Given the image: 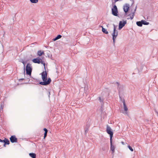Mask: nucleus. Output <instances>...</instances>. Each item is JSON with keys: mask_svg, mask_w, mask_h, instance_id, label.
<instances>
[{"mask_svg": "<svg viewBox=\"0 0 158 158\" xmlns=\"http://www.w3.org/2000/svg\"><path fill=\"white\" fill-rule=\"evenodd\" d=\"M114 26V29L113 32L112 33V39L114 44L115 41L117 36L118 34V32L117 30L116 29V27L115 25L113 24Z\"/></svg>", "mask_w": 158, "mask_h": 158, "instance_id": "f257e3e1", "label": "nucleus"}, {"mask_svg": "<svg viewBox=\"0 0 158 158\" xmlns=\"http://www.w3.org/2000/svg\"><path fill=\"white\" fill-rule=\"evenodd\" d=\"M26 73L29 75V76H31L32 69L31 67V64H30L28 63L26 66Z\"/></svg>", "mask_w": 158, "mask_h": 158, "instance_id": "f03ea898", "label": "nucleus"}, {"mask_svg": "<svg viewBox=\"0 0 158 158\" xmlns=\"http://www.w3.org/2000/svg\"><path fill=\"white\" fill-rule=\"evenodd\" d=\"M113 7L112 8V15L115 16H117L118 15V9L117 6H116L115 4H114V3L113 2Z\"/></svg>", "mask_w": 158, "mask_h": 158, "instance_id": "7ed1b4c3", "label": "nucleus"}, {"mask_svg": "<svg viewBox=\"0 0 158 158\" xmlns=\"http://www.w3.org/2000/svg\"><path fill=\"white\" fill-rule=\"evenodd\" d=\"M106 131L110 135V140H112L113 133L112 131L111 127L108 125H107L106 126Z\"/></svg>", "mask_w": 158, "mask_h": 158, "instance_id": "20e7f679", "label": "nucleus"}, {"mask_svg": "<svg viewBox=\"0 0 158 158\" xmlns=\"http://www.w3.org/2000/svg\"><path fill=\"white\" fill-rule=\"evenodd\" d=\"M129 8V5L128 4H125L123 6V9L125 12L126 15H127V12Z\"/></svg>", "mask_w": 158, "mask_h": 158, "instance_id": "39448f33", "label": "nucleus"}, {"mask_svg": "<svg viewBox=\"0 0 158 158\" xmlns=\"http://www.w3.org/2000/svg\"><path fill=\"white\" fill-rule=\"evenodd\" d=\"M127 23V21H120L119 23L118 29H121Z\"/></svg>", "mask_w": 158, "mask_h": 158, "instance_id": "423d86ee", "label": "nucleus"}, {"mask_svg": "<svg viewBox=\"0 0 158 158\" xmlns=\"http://www.w3.org/2000/svg\"><path fill=\"white\" fill-rule=\"evenodd\" d=\"M43 81L47 80V73L46 71L43 72L41 73Z\"/></svg>", "mask_w": 158, "mask_h": 158, "instance_id": "0eeeda50", "label": "nucleus"}, {"mask_svg": "<svg viewBox=\"0 0 158 158\" xmlns=\"http://www.w3.org/2000/svg\"><path fill=\"white\" fill-rule=\"evenodd\" d=\"M10 139L11 142L12 143L17 142V139L15 135L11 136L10 138Z\"/></svg>", "mask_w": 158, "mask_h": 158, "instance_id": "6e6552de", "label": "nucleus"}, {"mask_svg": "<svg viewBox=\"0 0 158 158\" xmlns=\"http://www.w3.org/2000/svg\"><path fill=\"white\" fill-rule=\"evenodd\" d=\"M123 107H124V111H125V112H123V113L125 114H126L127 115H128V113L127 112V111L128 110V108L126 106V105L125 103V102H123Z\"/></svg>", "mask_w": 158, "mask_h": 158, "instance_id": "1a4fd4ad", "label": "nucleus"}, {"mask_svg": "<svg viewBox=\"0 0 158 158\" xmlns=\"http://www.w3.org/2000/svg\"><path fill=\"white\" fill-rule=\"evenodd\" d=\"M116 85L119 92L121 91L123 89V85H119V84L118 82L116 83Z\"/></svg>", "mask_w": 158, "mask_h": 158, "instance_id": "9d476101", "label": "nucleus"}, {"mask_svg": "<svg viewBox=\"0 0 158 158\" xmlns=\"http://www.w3.org/2000/svg\"><path fill=\"white\" fill-rule=\"evenodd\" d=\"M135 12H132V15L131 14H129L128 15H127V16L128 17L127 18V19H131V20L134 17Z\"/></svg>", "mask_w": 158, "mask_h": 158, "instance_id": "9b49d317", "label": "nucleus"}, {"mask_svg": "<svg viewBox=\"0 0 158 158\" xmlns=\"http://www.w3.org/2000/svg\"><path fill=\"white\" fill-rule=\"evenodd\" d=\"M110 150L112 152V153L114 152L115 147L112 144V140H110Z\"/></svg>", "mask_w": 158, "mask_h": 158, "instance_id": "f8f14e48", "label": "nucleus"}, {"mask_svg": "<svg viewBox=\"0 0 158 158\" xmlns=\"http://www.w3.org/2000/svg\"><path fill=\"white\" fill-rule=\"evenodd\" d=\"M32 61L35 63L40 64V60L38 58H36L33 59Z\"/></svg>", "mask_w": 158, "mask_h": 158, "instance_id": "ddd939ff", "label": "nucleus"}, {"mask_svg": "<svg viewBox=\"0 0 158 158\" xmlns=\"http://www.w3.org/2000/svg\"><path fill=\"white\" fill-rule=\"evenodd\" d=\"M62 37V36L60 35H58L56 37L53 38L52 39V40L54 41H55L57 40H58L60 38Z\"/></svg>", "mask_w": 158, "mask_h": 158, "instance_id": "4468645a", "label": "nucleus"}, {"mask_svg": "<svg viewBox=\"0 0 158 158\" xmlns=\"http://www.w3.org/2000/svg\"><path fill=\"white\" fill-rule=\"evenodd\" d=\"M102 31L104 33L106 34H107L108 33V32L106 30L105 28H103L102 26Z\"/></svg>", "mask_w": 158, "mask_h": 158, "instance_id": "2eb2a0df", "label": "nucleus"}, {"mask_svg": "<svg viewBox=\"0 0 158 158\" xmlns=\"http://www.w3.org/2000/svg\"><path fill=\"white\" fill-rule=\"evenodd\" d=\"M30 156L32 158H36V154L35 153H31L29 154Z\"/></svg>", "mask_w": 158, "mask_h": 158, "instance_id": "dca6fc26", "label": "nucleus"}, {"mask_svg": "<svg viewBox=\"0 0 158 158\" xmlns=\"http://www.w3.org/2000/svg\"><path fill=\"white\" fill-rule=\"evenodd\" d=\"M142 24H143L144 25H148L149 24V23L146 22L144 20H141Z\"/></svg>", "mask_w": 158, "mask_h": 158, "instance_id": "f3484780", "label": "nucleus"}, {"mask_svg": "<svg viewBox=\"0 0 158 158\" xmlns=\"http://www.w3.org/2000/svg\"><path fill=\"white\" fill-rule=\"evenodd\" d=\"M136 24L139 27H142V21H137L136 23Z\"/></svg>", "mask_w": 158, "mask_h": 158, "instance_id": "a211bd4d", "label": "nucleus"}, {"mask_svg": "<svg viewBox=\"0 0 158 158\" xmlns=\"http://www.w3.org/2000/svg\"><path fill=\"white\" fill-rule=\"evenodd\" d=\"M44 54V52H42L41 50L37 52V55L39 56H41Z\"/></svg>", "mask_w": 158, "mask_h": 158, "instance_id": "6ab92c4d", "label": "nucleus"}, {"mask_svg": "<svg viewBox=\"0 0 158 158\" xmlns=\"http://www.w3.org/2000/svg\"><path fill=\"white\" fill-rule=\"evenodd\" d=\"M43 81V82H40V85H47V84H46V80L45 81Z\"/></svg>", "mask_w": 158, "mask_h": 158, "instance_id": "aec40b11", "label": "nucleus"}, {"mask_svg": "<svg viewBox=\"0 0 158 158\" xmlns=\"http://www.w3.org/2000/svg\"><path fill=\"white\" fill-rule=\"evenodd\" d=\"M7 141H9L8 139H7L6 138H5L3 140H2L1 139L0 140V142H4V143H5V142H7Z\"/></svg>", "mask_w": 158, "mask_h": 158, "instance_id": "412c9836", "label": "nucleus"}, {"mask_svg": "<svg viewBox=\"0 0 158 158\" xmlns=\"http://www.w3.org/2000/svg\"><path fill=\"white\" fill-rule=\"evenodd\" d=\"M32 3H36L38 2V0H30Z\"/></svg>", "mask_w": 158, "mask_h": 158, "instance_id": "4be33fe9", "label": "nucleus"}, {"mask_svg": "<svg viewBox=\"0 0 158 158\" xmlns=\"http://www.w3.org/2000/svg\"><path fill=\"white\" fill-rule=\"evenodd\" d=\"M51 81V80L50 78L48 79L47 81L46 80V82L47 85L49 84Z\"/></svg>", "mask_w": 158, "mask_h": 158, "instance_id": "5701e85b", "label": "nucleus"}, {"mask_svg": "<svg viewBox=\"0 0 158 158\" xmlns=\"http://www.w3.org/2000/svg\"><path fill=\"white\" fill-rule=\"evenodd\" d=\"M128 148L131 152H133V148L130 146H128Z\"/></svg>", "mask_w": 158, "mask_h": 158, "instance_id": "b1692460", "label": "nucleus"}, {"mask_svg": "<svg viewBox=\"0 0 158 158\" xmlns=\"http://www.w3.org/2000/svg\"><path fill=\"white\" fill-rule=\"evenodd\" d=\"M10 143V142L9 141H7L4 144V146L5 147L6 144H9Z\"/></svg>", "mask_w": 158, "mask_h": 158, "instance_id": "393cba45", "label": "nucleus"}, {"mask_svg": "<svg viewBox=\"0 0 158 158\" xmlns=\"http://www.w3.org/2000/svg\"><path fill=\"white\" fill-rule=\"evenodd\" d=\"M40 63L43 64L44 68H45V64L44 62H43L42 61H40Z\"/></svg>", "mask_w": 158, "mask_h": 158, "instance_id": "a878e982", "label": "nucleus"}, {"mask_svg": "<svg viewBox=\"0 0 158 158\" xmlns=\"http://www.w3.org/2000/svg\"><path fill=\"white\" fill-rule=\"evenodd\" d=\"M21 62L23 64L24 66V67L25 66V64H26V63L23 60H22L21 61Z\"/></svg>", "mask_w": 158, "mask_h": 158, "instance_id": "bb28decb", "label": "nucleus"}, {"mask_svg": "<svg viewBox=\"0 0 158 158\" xmlns=\"http://www.w3.org/2000/svg\"><path fill=\"white\" fill-rule=\"evenodd\" d=\"M44 130L45 131V133H47L48 130L47 129L44 128Z\"/></svg>", "mask_w": 158, "mask_h": 158, "instance_id": "cd10ccee", "label": "nucleus"}, {"mask_svg": "<svg viewBox=\"0 0 158 158\" xmlns=\"http://www.w3.org/2000/svg\"><path fill=\"white\" fill-rule=\"evenodd\" d=\"M47 133H45L44 132V138L45 139V137L47 136Z\"/></svg>", "mask_w": 158, "mask_h": 158, "instance_id": "c85d7f7f", "label": "nucleus"}, {"mask_svg": "<svg viewBox=\"0 0 158 158\" xmlns=\"http://www.w3.org/2000/svg\"><path fill=\"white\" fill-rule=\"evenodd\" d=\"M99 100L101 102H102L103 101V100L101 99V97H99Z\"/></svg>", "mask_w": 158, "mask_h": 158, "instance_id": "c756f323", "label": "nucleus"}, {"mask_svg": "<svg viewBox=\"0 0 158 158\" xmlns=\"http://www.w3.org/2000/svg\"><path fill=\"white\" fill-rule=\"evenodd\" d=\"M119 0H114V2H113L114 3V4H115V3L117 2V1H119Z\"/></svg>", "mask_w": 158, "mask_h": 158, "instance_id": "7c9ffc66", "label": "nucleus"}, {"mask_svg": "<svg viewBox=\"0 0 158 158\" xmlns=\"http://www.w3.org/2000/svg\"><path fill=\"white\" fill-rule=\"evenodd\" d=\"M24 80V78H21V79H19V81H21L22 80Z\"/></svg>", "mask_w": 158, "mask_h": 158, "instance_id": "2f4dec72", "label": "nucleus"}, {"mask_svg": "<svg viewBox=\"0 0 158 158\" xmlns=\"http://www.w3.org/2000/svg\"><path fill=\"white\" fill-rule=\"evenodd\" d=\"M156 113H157V116H158V112H156Z\"/></svg>", "mask_w": 158, "mask_h": 158, "instance_id": "473e14b6", "label": "nucleus"}, {"mask_svg": "<svg viewBox=\"0 0 158 158\" xmlns=\"http://www.w3.org/2000/svg\"><path fill=\"white\" fill-rule=\"evenodd\" d=\"M107 27H108V24H107V25H106Z\"/></svg>", "mask_w": 158, "mask_h": 158, "instance_id": "72a5a7b5", "label": "nucleus"}, {"mask_svg": "<svg viewBox=\"0 0 158 158\" xmlns=\"http://www.w3.org/2000/svg\"><path fill=\"white\" fill-rule=\"evenodd\" d=\"M86 131H86H86H85V133H86Z\"/></svg>", "mask_w": 158, "mask_h": 158, "instance_id": "f704fd0d", "label": "nucleus"}, {"mask_svg": "<svg viewBox=\"0 0 158 158\" xmlns=\"http://www.w3.org/2000/svg\"><path fill=\"white\" fill-rule=\"evenodd\" d=\"M29 79V81H30V80H29V79Z\"/></svg>", "mask_w": 158, "mask_h": 158, "instance_id": "c9c22d12", "label": "nucleus"}, {"mask_svg": "<svg viewBox=\"0 0 158 158\" xmlns=\"http://www.w3.org/2000/svg\"><path fill=\"white\" fill-rule=\"evenodd\" d=\"M49 94H50V92H49Z\"/></svg>", "mask_w": 158, "mask_h": 158, "instance_id": "e433bc0d", "label": "nucleus"}]
</instances>
